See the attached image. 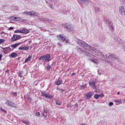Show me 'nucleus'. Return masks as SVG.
I'll return each mask as SVG.
<instances>
[{
	"label": "nucleus",
	"instance_id": "nucleus-1",
	"mask_svg": "<svg viewBox=\"0 0 125 125\" xmlns=\"http://www.w3.org/2000/svg\"><path fill=\"white\" fill-rule=\"evenodd\" d=\"M76 42L82 47H83L86 50L91 51L92 54L94 55V56H98V59L94 58L91 60V61L95 64H98V63L100 62V60H106L107 59V56L106 54L102 53L101 51H98L96 49H92V47L90 46L88 44H87L81 40L78 39ZM99 56H100V58L98 57Z\"/></svg>",
	"mask_w": 125,
	"mask_h": 125
},
{
	"label": "nucleus",
	"instance_id": "nucleus-2",
	"mask_svg": "<svg viewBox=\"0 0 125 125\" xmlns=\"http://www.w3.org/2000/svg\"><path fill=\"white\" fill-rule=\"evenodd\" d=\"M108 59L109 61H107L106 59L104 61L105 62H107V63H109L110 65H112V61H114V60L118 59V57H117L116 55L109 54L108 56Z\"/></svg>",
	"mask_w": 125,
	"mask_h": 125
},
{
	"label": "nucleus",
	"instance_id": "nucleus-3",
	"mask_svg": "<svg viewBox=\"0 0 125 125\" xmlns=\"http://www.w3.org/2000/svg\"><path fill=\"white\" fill-rule=\"evenodd\" d=\"M44 62H49L50 61V55L47 54L45 56H42L39 58V60H43Z\"/></svg>",
	"mask_w": 125,
	"mask_h": 125
},
{
	"label": "nucleus",
	"instance_id": "nucleus-4",
	"mask_svg": "<svg viewBox=\"0 0 125 125\" xmlns=\"http://www.w3.org/2000/svg\"><path fill=\"white\" fill-rule=\"evenodd\" d=\"M119 12L122 16H125V9L124 6H120L119 8Z\"/></svg>",
	"mask_w": 125,
	"mask_h": 125
},
{
	"label": "nucleus",
	"instance_id": "nucleus-5",
	"mask_svg": "<svg viewBox=\"0 0 125 125\" xmlns=\"http://www.w3.org/2000/svg\"><path fill=\"white\" fill-rule=\"evenodd\" d=\"M23 14H25V15H30V16H37L38 14L34 11L30 12H23Z\"/></svg>",
	"mask_w": 125,
	"mask_h": 125
},
{
	"label": "nucleus",
	"instance_id": "nucleus-6",
	"mask_svg": "<svg viewBox=\"0 0 125 125\" xmlns=\"http://www.w3.org/2000/svg\"><path fill=\"white\" fill-rule=\"evenodd\" d=\"M97 81L96 80H93L92 81L89 82V86H91V87H92L94 89H96V86H95V83Z\"/></svg>",
	"mask_w": 125,
	"mask_h": 125
},
{
	"label": "nucleus",
	"instance_id": "nucleus-7",
	"mask_svg": "<svg viewBox=\"0 0 125 125\" xmlns=\"http://www.w3.org/2000/svg\"><path fill=\"white\" fill-rule=\"evenodd\" d=\"M20 39H21V37L20 36L14 34L11 39V41L16 42L17 40H20Z\"/></svg>",
	"mask_w": 125,
	"mask_h": 125
},
{
	"label": "nucleus",
	"instance_id": "nucleus-8",
	"mask_svg": "<svg viewBox=\"0 0 125 125\" xmlns=\"http://www.w3.org/2000/svg\"><path fill=\"white\" fill-rule=\"evenodd\" d=\"M42 96L43 97H45V98H47L48 99H51V98H52V95H49L44 92H42Z\"/></svg>",
	"mask_w": 125,
	"mask_h": 125
},
{
	"label": "nucleus",
	"instance_id": "nucleus-9",
	"mask_svg": "<svg viewBox=\"0 0 125 125\" xmlns=\"http://www.w3.org/2000/svg\"><path fill=\"white\" fill-rule=\"evenodd\" d=\"M63 27L65 29H67V30H70V31H72L73 30V27H72V25L69 23H66L63 24Z\"/></svg>",
	"mask_w": 125,
	"mask_h": 125
},
{
	"label": "nucleus",
	"instance_id": "nucleus-10",
	"mask_svg": "<svg viewBox=\"0 0 125 125\" xmlns=\"http://www.w3.org/2000/svg\"><path fill=\"white\" fill-rule=\"evenodd\" d=\"M58 39L60 41H61V42H64L66 40V36H64V35L60 34L58 36Z\"/></svg>",
	"mask_w": 125,
	"mask_h": 125
},
{
	"label": "nucleus",
	"instance_id": "nucleus-11",
	"mask_svg": "<svg viewBox=\"0 0 125 125\" xmlns=\"http://www.w3.org/2000/svg\"><path fill=\"white\" fill-rule=\"evenodd\" d=\"M5 104H6V105L8 106H10L11 107H14V106H15V104L14 103L8 100H6L5 102Z\"/></svg>",
	"mask_w": 125,
	"mask_h": 125
},
{
	"label": "nucleus",
	"instance_id": "nucleus-12",
	"mask_svg": "<svg viewBox=\"0 0 125 125\" xmlns=\"http://www.w3.org/2000/svg\"><path fill=\"white\" fill-rule=\"evenodd\" d=\"M2 49L3 50V51L5 54H6L7 53H8V52L9 50H10V47H7L5 48H2Z\"/></svg>",
	"mask_w": 125,
	"mask_h": 125
},
{
	"label": "nucleus",
	"instance_id": "nucleus-13",
	"mask_svg": "<svg viewBox=\"0 0 125 125\" xmlns=\"http://www.w3.org/2000/svg\"><path fill=\"white\" fill-rule=\"evenodd\" d=\"M94 94V92H89L88 94H86V96L87 98V99H90L91 97H92V96Z\"/></svg>",
	"mask_w": 125,
	"mask_h": 125
},
{
	"label": "nucleus",
	"instance_id": "nucleus-14",
	"mask_svg": "<svg viewBox=\"0 0 125 125\" xmlns=\"http://www.w3.org/2000/svg\"><path fill=\"white\" fill-rule=\"evenodd\" d=\"M81 3H82L83 4H88L89 2H90V1L89 0H79Z\"/></svg>",
	"mask_w": 125,
	"mask_h": 125
},
{
	"label": "nucleus",
	"instance_id": "nucleus-15",
	"mask_svg": "<svg viewBox=\"0 0 125 125\" xmlns=\"http://www.w3.org/2000/svg\"><path fill=\"white\" fill-rule=\"evenodd\" d=\"M61 12H62V14H64V15H66V14L68 13V8H65L62 9V10L61 11Z\"/></svg>",
	"mask_w": 125,
	"mask_h": 125
},
{
	"label": "nucleus",
	"instance_id": "nucleus-16",
	"mask_svg": "<svg viewBox=\"0 0 125 125\" xmlns=\"http://www.w3.org/2000/svg\"><path fill=\"white\" fill-rule=\"evenodd\" d=\"M21 34H28L29 33V30L26 28H23L21 29Z\"/></svg>",
	"mask_w": 125,
	"mask_h": 125
},
{
	"label": "nucleus",
	"instance_id": "nucleus-17",
	"mask_svg": "<svg viewBox=\"0 0 125 125\" xmlns=\"http://www.w3.org/2000/svg\"><path fill=\"white\" fill-rule=\"evenodd\" d=\"M30 47L28 46H24V47H20L19 48V50H28Z\"/></svg>",
	"mask_w": 125,
	"mask_h": 125
},
{
	"label": "nucleus",
	"instance_id": "nucleus-18",
	"mask_svg": "<svg viewBox=\"0 0 125 125\" xmlns=\"http://www.w3.org/2000/svg\"><path fill=\"white\" fill-rule=\"evenodd\" d=\"M9 57H10V58H15V57H17V53L13 52L9 55Z\"/></svg>",
	"mask_w": 125,
	"mask_h": 125
},
{
	"label": "nucleus",
	"instance_id": "nucleus-19",
	"mask_svg": "<svg viewBox=\"0 0 125 125\" xmlns=\"http://www.w3.org/2000/svg\"><path fill=\"white\" fill-rule=\"evenodd\" d=\"M21 44V43H18L16 44H13L11 45V47H12L13 48H16L18 45H20Z\"/></svg>",
	"mask_w": 125,
	"mask_h": 125
},
{
	"label": "nucleus",
	"instance_id": "nucleus-20",
	"mask_svg": "<svg viewBox=\"0 0 125 125\" xmlns=\"http://www.w3.org/2000/svg\"><path fill=\"white\" fill-rule=\"evenodd\" d=\"M11 20L12 21H19V19H20V18H17L16 17H12L11 18Z\"/></svg>",
	"mask_w": 125,
	"mask_h": 125
},
{
	"label": "nucleus",
	"instance_id": "nucleus-21",
	"mask_svg": "<svg viewBox=\"0 0 125 125\" xmlns=\"http://www.w3.org/2000/svg\"><path fill=\"white\" fill-rule=\"evenodd\" d=\"M11 20L12 21H19V19H20V18H17L16 17H12L11 18Z\"/></svg>",
	"mask_w": 125,
	"mask_h": 125
},
{
	"label": "nucleus",
	"instance_id": "nucleus-22",
	"mask_svg": "<svg viewBox=\"0 0 125 125\" xmlns=\"http://www.w3.org/2000/svg\"><path fill=\"white\" fill-rule=\"evenodd\" d=\"M31 58H32V56H29L27 58H26L25 61H24V62L26 63L27 62H28V61H30V60H31Z\"/></svg>",
	"mask_w": 125,
	"mask_h": 125
},
{
	"label": "nucleus",
	"instance_id": "nucleus-23",
	"mask_svg": "<svg viewBox=\"0 0 125 125\" xmlns=\"http://www.w3.org/2000/svg\"><path fill=\"white\" fill-rule=\"evenodd\" d=\"M62 81L58 80V81L56 82V84L57 85H60V84H62Z\"/></svg>",
	"mask_w": 125,
	"mask_h": 125
},
{
	"label": "nucleus",
	"instance_id": "nucleus-24",
	"mask_svg": "<svg viewBox=\"0 0 125 125\" xmlns=\"http://www.w3.org/2000/svg\"><path fill=\"white\" fill-rule=\"evenodd\" d=\"M94 9L95 12H96V13H97L98 12H99L100 11V9L99 8V7H95Z\"/></svg>",
	"mask_w": 125,
	"mask_h": 125
},
{
	"label": "nucleus",
	"instance_id": "nucleus-25",
	"mask_svg": "<svg viewBox=\"0 0 125 125\" xmlns=\"http://www.w3.org/2000/svg\"><path fill=\"white\" fill-rule=\"evenodd\" d=\"M49 112V109L47 108H45L43 109V113H45L46 114Z\"/></svg>",
	"mask_w": 125,
	"mask_h": 125
},
{
	"label": "nucleus",
	"instance_id": "nucleus-26",
	"mask_svg": "<svg viewBox=\"0 0 125 125\" xmlns=\"http://www.w3.org/2000/svg\"><path fill=\"white\" fill-rule=\"evenodd\" d=\"M14 33H20V34H22V32H21V30H16L14 31Z\"/></svg>",
	"mask_w": 125,
	"mask_h": 125
},
{
	"label": "nucleus",
	"instance_id": "nucleus-27",
	"mask_svg": "<svg viewBox=\"0 0 125 125\" xmlns=\"http://www.w3.org/2000/svg\"><path fill=\"white\" fill-rule=\"evenodd\" d=\"M21 122L23 124H25V125H29V122L28 121L25 120H21Z\"/></svg>",
	"mask_w": 125,
	"mask_h": 125
},
{
	"label": "nucleus",
	"instance_id": "nucleus-28",
	"mask_svg": "<svg viewBox=\"0 0 125 125\" xmlns=\"http://www.w3.org/2000/svg\"><path fill=\"white\" fill-rule=\"evenodd\" d=\"M35 116L36 117H40L41 116V113L38 112H36L35 114Z\"/></svg>",
	"mask_w": 125,
	"mask_h": 125
},
{
	"label": "nucleus",
	"instance_id": "nucleus-29",
	"mask_svg": "<svg viewBox=\"0 0 125 125\" xmlns=\"http://www.w3.org/2000/svg\"><path fill=\"white\" fill-rule=\"evenodd\" d=\"M56 105H61V102H59V101H56Z\"/></svg>",
	"mask_w": 125,
	"mask_h": 125
},
{
	"label": "nucleus",
	"instance_id": "nucleus-30",
	"mask_svg": "<svg viewBox=\"0 0 125 125\" xmlns=\"http://www.w3.org/2000/svg\"><path fill=\"white\" fill-rule=\"evenodd\" d=\"M109 28L111 29V30H114V28H113V23H110V25H109Z\"/></svg>",
	"mask_w": 125,
	"mask_h": 125
},
{
	"label": "nucleus",
	"instance_id": "nucleus-31",
	"mask_svg": "<svg viewBox=\"0 0 125 125\" xmlns=\"http://www.w3.org/2000/svg\"><path fill=\"white\" fill-rule=\"evenodd\" d=\"M115 102H116V103H121V102H122V100H116Z\"/></svg>",
	"mask_w": 125,
	"mask_h": 125
},
{
	"label": "nucleus",
	"instance_id": "nucleus-32",
	"mask_svg": "<svg viewBox=\"0 0 125 125\" xmlns=\"http://www.w3.org/2000/svg\"><path fill=\"white\" fill-rule=\"evenodd\" d=\"M113 105H114V103L113 102H110L108 104V106H109V107L113 106Z\"/></svg>",
	"mask_w": 125,
	"mask_h": 125
},
{
	"label": "nucleus",
	"instance_id": "nucleus-33",
	"mask_svg": "<svg viewBox=\"0 0 125 125\" xmlns=\"http://www.w3.org/2000/svg\"><path fill=\"white\" fill-rule=\"evenodd\" d=\"M5 42V40L0 39V44H1V43H2V42Z\"/></svg>",
	"mask_w": 125,
	"mask_h": 125
},
{
	"label": "nucleus",
	"instance_id": "nucleus-34",
	"mask_svg": "<svg viewBox=\"0 0 125 125\" xmlns=\"http://www.w3.org/2000/svg\"><path fill=\"white\" fill-rule=\"evenodd\" d=\"M85 88V86L83 85H81L80 86V88L81 89H84Z\"/></svg>",
	"mask_w": 125,
	"mask_h": 125
},
{
	"label": "nucleus",
	"instance_id": "nucleus-35",
	"mask_svg": "<svg viewBox=\"0 0 125 125\" xmlns=\"http://www.w3.org/2000/svg\"><path fill=\"white\" fill-rule=\"evenodd\" d=\"M94 97V98H95V99H98V98L99 97V95L97 94H95Z\"/></svg>",
	"mask_w": 125,
	"mask_h": 125
},
{
	"label": "nucleus",
	"instance_id": "nucleus-36",
	"mask_svg": "<svg viewBox=\"0 0 125 125\" xmlns=\"http://www.w3.org/2000/svg\"><path fill=\"white\" fill-rule=\"evenodd\" d=\"M13 94V96L14 97H17V93H16V92H14L12 93Z\"/></svg>",
	"mask_w": 125,
	"mask_h": 125
},
{
	"label": "nucleus",
	"instance_id": "nucleus-37",
	"mask_svg": "<svg viewBox=\"0 0 125 125\" xmlns=\"http://www.w3.org/2000/svg\"><path fill=\"white\" fill-rule=\"evenodd\" d=\"M23 71H21L19 72V76H20L21 78L22 77V74H23Z\"/></svg>",
	"mask_w": 125,
	"mask_h": 125
},
{
	"label": "nucleus",
	"instance_id": "nucleus-38",
	"mask_svg": "<svg viewBox=\"0 0 125 125\" xmlns=\"http://www.w3.org/2000/svg\"><path fill=\"white\" fill-rule=\"evenodd\" d=\"M0 110H1V112H3V113H7L6 110L3 109V108H2L1 107L0 108Z\"/></svg>",
	"mask_w": 125,
	"mask_h": 125
},
{
	"label": "nucleus",
	"instance_id": "nucleus-39",
	"mask_svg": "<svg viewBox=\"0 0 125 125\" xmlns=\"http://www.w3.org/2000/svg\"><path fill=\"white\" fill-rule=\"evenodd\" d=\"M50 68H51V65H48L47 67V70H50Z\"/></svg>",
	"mask_w": 125,
	"mask_h": 125
},
{
	"label": "nucleus",
	"instance_id": "nucleus-40",
	"mask_svg": "<svg viewBox=\"0 0 125 125\" xmlns=\"http://www.w3.org/2000/svg\"><path fill=\"white\" fill-rule=\"evenodd\" d=\"M99 97H104V94H101L100 95H99Z\"/></svg>",
	"mask_w": 125,
	"mask_h": 125
},
{
	"label": "nucleus",
	"instance_id": "nucleus-41",
	"mask_svg": "<svg viewBox=\"0 0 125 125\" xmlns=\"http://www.w3.org/2000/svg\"><path fill=\"white\" fill-rule=\"evenodd\" d=\"M99 92H100L99 89H96L95 91V92H96V93H99Z\"/></svg>",
	"mask_w": 125,
	"mask_h": 125
},
{
	"label": "nucleus",
	"instance_id": "nucleus-42",
	"mask_svg": "<svg viewBox=\"0 0 125 125\" xmlns=\"http://www.w3.org/2000/svg\"><path fill=\"white\" fill-rule=\"evenodd\" d=\"M121 2L122 4H125V0H123Z\"/></svg>",
	"mask_w": 125,
	"mask_h": 125
},
{
	"label": "nucleus",
	"instance_id": "nucleus-43",
	"mask_svg": "<svg viewBox=\"0 0 125 125\" xmlns=\"http://www.w3.org/2000/svg\"><path fill=\"white\" fill-rule=\"evenodd\" d=\"M27 100H32V97H30V96H28L27 97Z\"/></svg>",
	"mask_w": 125,
	"mask_h": 125
},
{
	"label": "nucleus",
	"instance_id": "nucleus-44",
	"mask_svg": "<svg viewBox=\"0 0 125 125\" xmlns=\"http://www.w3.org/2000/svg\"><path fill=\"white\" fill-rule=\"evenodd\" d=\"M1 35H6V33H5V32H3V31H2V32H1Z\"/></svg>",
	"mask_w": 125,
	"mask_h": 125
},
{
	"label": "nucleus",
	"instance_id": "nucleus-45",
	"mask_svg": "<svg viewBox=\"0 0 125 125\" xmlns=\"http://www.w3.org/2000/svg\"><path fill=\"white\" fill-rule=\"evenodd\" d=\"M1 58H2V54H0V60H1Z\"/></svg>",
	"mask_w": 125,
	"mask_h": 125
},
{
	"label": "nucleus",
	"instance_id": "nucleus-46",
	"mask_svg": "<svg viewBox=\"0 0 125 125\" xmlns=\"http://www.w3.org/2000/svg\"><path fill=\"white\" fill-rule=\"evenodd\" d=\"M10 30H13V29H14V28L13 27H10L9 28Z\"/></svg>",
	"mask_w": 125,
	"mask_h": 125
},
{
	"label": "nucleus",
	"instance_id": "nucleus-47",
	"mask_svg": "<svg viewBox=\"0 0 125 125\" xmlns=\"http://www.w3.org/2000/svg\"><path fill=\"white\" fill-rule=\"evenodd\" d=\"M43 116L44 117V118H46L47 117L46 116H44V113H43Z\"/></svg>",
	"mask_w": 125,
	"mask_h": 125
},
{
	"label": "nucleus",
	"instance_id": "nucleus-48",
	"mask_svg": "<svg viewBox=\"0 0 125 125\" xmlns=\"http://www.w3.org/2000/svg\"><path fill=\"white\" fill-rule=\"evenodd\" d=\"M75 75H76V73H73L72 74V76H74Z\"/></svg>",
	"mask_w": 125,
	"mask_h": 125
},
{
	"label": "nucleus",
	"instance_id": "nucleus-49",
	"mask_svg": "<svg viewBox=\"0 0 125 125\" xmlns=\"http://www.w3.org/2000/svg\"><path fill=\"white\" fill-rule=\"evenodd\" d=\"M81 125H86V124H81Z\"/></svg>",
	"mask_w": 125,
	"mask_h": 125
},
{
	"label": "nucleus",
	"instance_id": "nucleus-50",
	"mask_svg": "<svg viewBox=\"0 0 125 125\" xmlns=\"http://www.w3.org/2000/svg\"><path fill=\"white\" fill-rule=\"evenodd\" d=\"M50 1L52 2V1H54L55 0H50Z\"/></svg>",
	"mask_w": 125,
	"mask_h": 125
},
{
	"label": "nucleus",
	"instance_id": "nucleus-51",
	"mask_svg": "<svg viewBox=\"0 0 125 125\" xmlns=\"http://www.w3.org/2000/svg\"><path fill=\"white\" fill-rule=\"evenodd\" d=\"M8 72H9V70H8L6 71V73H8Z\"/></svg>",
	"mask_w": 125,
	"mask_h": 125
},
{
	"label": "nucleus",
	"instance_id": "nucleus-52",
	"mask_svg": "<svg viewBox=\"0 0 125 125\" xmlns=\"http://www.w3.org/2000/svg\"><path fill=\"white\" fill-rule=\"evenodd\" d=\"M60 90H61V91H64V90H63V89H61Z\"/></svg>",
	"mask_w": 125,
	"mask_h": 125
},
{
	"label": "nucleus",
	"instance_id": "nucleus-53",
	"mask_svg": "<svg viewBox=\"0 0 125 125\" xmlns=\"http://www.w3.org/2000/svg\"><path fill=\"white\" fill-rule=\"evenodd\" d=\"M68 42H69L68 41H66V43H68Z\"/></svg>",
	"mask_w": 125,
	"mask_h": 125
},
{
	"label": "nucleus",
	"instance_id": "nucleus-54",
	"mask_svg": "<svg viewBox=\"0 0 125 125\" xmlns=\"http://www.w3.org/2000/svg\"><path fill=\"white\" fill-rule=\"evenodd\" d=\"M117 94L118 95L120 94V92H117Z\"/></svg>",
	"mask_w": 125,
	"mask_h": 125
},
{
	"label": "nucleus",
	"instance_id": "nucleus-55",
	"mask_svg": "<svg viewBox=\"0 0 125 125\" xmlns=\"http://www.w3.org/2000/svg\"><path fill=\"white\" fill-rule=\"evenodd\" d=\"M122 1H123V0H120V1L122 2Z\"/></svg>",
	"mask_w": 125,
	"mask_h": 125
},
{
	"label": "nucleus",
	"instance_id": "nucleus-56",
	"mask_svg": "<svg viewBox=\"0 0 125 125\" xmlns=\"http://www.w3.org/2000/svg\"><path fill=\"white\" fill-rule=\"evenodd\" d=\"M46 3H47V1H46Z\"/></svg>",
	"mask_w": 125,
	"mask_h": 125
}]
</instances>
